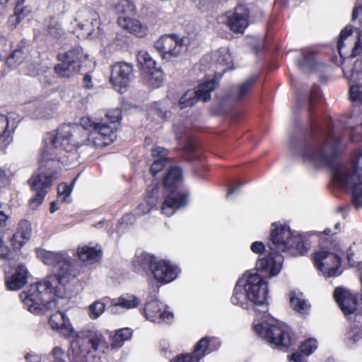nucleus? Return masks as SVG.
Instances as JSON below:
<instances>
[{"instance_id":"nucleus-44","label":"nucleus","mask_w":362,"mask_h":362,"mask_svg":"<svg viewBox=\"0 0 362 362\" xmlns=\"http://www.w3.org/2000/svg\"><path fill=\"white\" fill-rule=\"evenodd\" d=\"M115 6L117 11L122 13L131 14L135 11V6L130 0H119Z\"/></svg>"},{"instance_id":"nucleus-53","label":"nucleus","mask_w":362,"mask_h":362,"mask_svg":"<svg viewBox=\"0 0 362 362\" xmlns=\"http://www.w3.org/2000/svg\"><path fill=\"white\" fill-rule=\"evenodd\" d=\"M170 362H195V358L191 354H181Z\"/></svg>"},{"instance_id":"nucleus-33","label":"nucleus","mask_w":362,"mask_h":362,"mask_svg":"<svg viewBox=\"0 0 362 362\" xmlns=\"http://www.w3.org/2000/svg\"><path fill=\"white\" fill-rule=\"evenodd\" d=\"M146 76V83L153 88H158L163 80V73L159 69L156 67L153 69L146 71L145 72Z\"/></svg>"},{"instance_id":"nucleus-4","label":"nucleus","mask_w":362,"mask_h":362,"mask_svg":"<svg viewBox=\"0 0 362 362\" xmlns=\"http://www.w3.org/2000/svg\"><path fill=\"white\" fill-rule=\"evenodd\" d=\"M315 127L310 122L312 137L292 148V153L315 167L331 166L339 156L342 146L340 131L332 129L315 132Z\"/></svg>"},{"instance_id":"nucleus-58","label":"nucleus","mask_w":362,"mask_h":362,"mask_svg":"<svg viewBox=\"0 0 362 362\" xmlns=\"http://www.w3.org/2000/svg\"><path fill=\"white\" fill-rule=\"evenodd\" d=\"M290 360L295 362H308L298 353H294L290 356Z\"/></svg>"},{"instance_id":"nucleus-37","label":"nucleus","mask_w":362,"mask_h":362,"mask_svg":"<svg viewBox=\"0 0 362 362\" xmlns=\"http://www.w3.org/2000/svg\"><path fill=\"white\" fill-rule=\"evenodd\" d=\"M361 256L362 250L355 244L348 249L346 257L351 266L354 267L359 264L361 261Z\"/></svg>"},{"instance_id":"nucleus-41","label":"nucleus","mask_w":362,"mask_h":362,"mask_svg":"<svg viewBox=\"0 0 362 362\" xmlns=\"http://www.w3.org/2000/svg\"><path fill=\"white\" fill-rule=\"evenodd\" d=\"M132 336V331L129 328L119 329L116 332L113 337L112 345L115 347H119L122 345V342L127 340Z\"/></svg>"},{"instance_id":"nucleus-61","label":"nucleus","mask_w":362,"mask_h":362,"mask_svg":"<svg viewBox=\"0 0 362 362\" xmlns=\"http://www.w3.org/2000/svg\"><path fill=\"white\" fill-rule=\"evenodd\" d=\"M26 359L29 362H40V357L37 355L28 354Z\"/></svg>"},{"instance_id":"nucleus-24","label":"nucleus","mask_w":362,"mask_h":362,"mask_svg":"<svg viewBox=\"0 0 362 362\" xmlns=\"http://www.w3.org/2000/svg\"><path fill=\"white\" fill-rule=\"evenodd\" d=\"M78 258L84 263L92 264L98 262L101 257V250L95 247L85 245L77 250Z\"/></svg>"},{"instance_id":"nucleus-59","label":"nucleus","mask_w":362,"mask_h":362,"mask_svg":"<svg viewBox=\"0 0 362 362\" xmlns=\"http://www.w3.org/2000/svg\"><path fill=\"white\" fill-rule=\"evenodd\" d=\"M83 83H84V86L87 88H90L91 87H93L91 76L88 74H86L83 77Z\"/></svg>"},{"instance_id":"nucleus-30","label":"nucleus","mask_w":362,"mask_h":362,"mask_svg":"<svg viewBox=\"0 0 362 362\" xmlns=\"http://www.w3.org/2000/svg\"><path fill=\"white\" fill-rule=\"evenodd\" d=\"M13 128H10L8 118L0 115V147H6L11 141Z\"/></svg>"},{"instance_id":"nucleus-32","label":"nucleus","mask_w":362,"mask_h":362,"mask_svg":"<svg viewBox=\"0 0 362 362\" xmlns=\"http://www.w3.org/2000/svg\"><path fill=\"white\" fill-rule=\"evenodd\" d=\"M290 303L291 307L297 312L301 314H306L309 310L310 305L307 301L303 298V294L295 293H291Z\"/></svg>"},{"instance_id":"nucleus-15","label":"nucleus","mask_w":362,"mask_h":362,"mask_svg":"<svg viewBox=\"0 0 362 362\" xmlns=\"http://www.w3.org/2000/svg\"><path fill=\"white\" fill-rule=\"evenodd\" d=\"M144 314L152 322H169L173 318V314L167 310V307L157 300H150L145 304Z\"/></svg>"},{"instance_id":"nucleus-9","label":"nucleus","mask_w":362,"mask_h":362,"mask_svg":"<svg viewBox=\"0 0 362 362\" xmlns=\"http://www.w3.org/2000/svg\"><path fill=\"white\" fill-rule=\"evenodd\" d=\"M313 261L317 269L325 276L331 277L340 274L338 272L341 264L340 257L324 247L314 254Z\"/></svg>"},{"instance_id":"nucleus-35","label":"nucleus","mask_w":362,"mask_h":362,"mask_svg":"<svg viewBox=\"0 0 362 362\" xmlns=\"http://www.w3.org/2000/svg\"><path fill=\"white\" fill-rule=\"evenodd\" d=\"M344 74L351 83L361 81L362 80V60L357 59L351 70H344Z\"/></svg>"},{"instance_id":"nucleus-29","label":"nucleus","mask_w":362,"mask_h":362,"mask_svg":"<svg viewBox=\"0 0 362 362\" xmlns=\"http://www.w3.org/2000/svg\"><path fill=\"white\" fill-rule=\"evenodd\" d=\"M296 64L303 72L306 73L313 71L316 66L313 52L309 49H303L302 51V57L296 60Z\"/></svg>"},{"instance_id":"nucleus-8","label":"nucleus","mask_w":362,"mask_h":362,"mask_svg":"<svg viewBox=\"0 0 362 362\" xmlns=\"http://www.w3.org/2000/svg\"><path fill=\"white\" fill-rule=\"evenodd\" d=\"M187 40L186 37L180 38L175 34L164 35L155 42V47L160 53L163 59L170 60L185 50Z\"/></svg>"},{"instance_id":"nucleus-43","label":"nucleus","mask_w":362,"mask_h":362,"mask_svg":"<svg viewBox=\"0 0 362 362\" xmlns=\"http://www.w3.org/2000/svg\"><path fill=\"white\" fill-rule=\"evenodd\" d=\"M47 32L49 36L55 40H59L64 34V30L61 25L54 21H52L49 23L47 29Z\"/></svg>"},{"instance_id":"nucleus-11","label":"nucleus","mask_w":362,"mask_h":362,"mask_svg":"<svg viewBox=\"0 0 362 362\" xmlns=\"http://www.w3.org/2000/svg\"><path fill=\"white\" fill-rule=\"evenodd\" d=\"M133 66L127 62H117L112 66L110 81L115 90L123 93L134 78Z\"/></svg>"},{"instance_id":"nucleus-62","label":"nucleus","mask_w":362,"mask_h":362,"mask_svg":"<svg viewBox=\"0 0 362 362\" xmlns=\"http://www.w3.org/2000/svg\"><path fill=\"white\" fill-rule=\"evenodd\" d=\"M157 115L162 119L165 117L166 110H164L163 107H158L156 109Z\"/></svg>"},{"instance_id":"nucleus-38","label":"nucleus","mask_w":362,"mask_h":362,"mask_svg":"<svg viewBox=\"0 0 362 362\" xmlns=\"http://www.w3.org/2000/svg\"><path fill=\"white\" fill-rule=\"evenodd\" d=\"M349 96L353 103L362 105V82L353 83L350 85Z\"/></svg>"},{"instance_id":"nucleus-48","label":"nucleus","mask_w":362,"mask_h":362,"mask_svg":"<svg viewBox=\"0 0 362 362\" xmlns=\"http://www.w3.org/2000/svg\"><path fill=\"white\" fill-rule=\"evenodd\" d=\"M35 195L29 200V206L32 209H36L44 201L45 194L43 192H35Z\"/></svg>"},{"instance_id":"nucleus-55","label":"nucleus","mask_w":362,"mask_h":362,"mask_svg":"<svg viewBox=\"0 0 362 362\" xmlns=\"http://www.w3.org/2000/svg\"><path fill=\"white\" fill-rule=\"evenodd\" d=\"M251 250L253 252L260 254L265 250V246L262 242H255L251 245Z\"/></svg>"},{"instance_id":"nucleus-1","label":"nucleus","mask_w":362,"mask_h":362,"mask_svg":"<svg viewBox=\"0 0 362 362\" xmlns=\"http://www.w3.org/2000/svg\"><path fill=\"white\" fill-rule=\"evenodd\" d=\"M271 252L267 257L258 259L256 269L262 274L245 273L237 281L231 301L234 305L248 309L250 303L262 305L266 301L267 285L264 276H276L281 270L282 258L278 254L288 252L291 255H303L307 249L301 236L292 232L287 226L272 225L270 238L267 243Z\"/></svg>"},{"instance_id":"nucleus-57","label":"nucleus","mask_w":362,"mask_h":362,"mask_svg":"<svg viewBox=\"0 0 362 362\" xmlns=\"http://www.w3.org/2000/svg\"><path fill=\"white\" fill-rule=\"evenodd\" d=\"M194 145L192 144H189L186 147H185V150H186V158L189 160H193L194 159V157L191 156L190 153L194 151Z\"/></svg>"},{"instance_id":"nucleus-22","label":"nucleus","mask_w":362,"mask_h":362,"mask_svg":"<svg viewBox=\"0 0 362 362\" xmlns=\"http://www.w3.org/2000/svg\"><path fill=\"white\" fill-rule=\"evenodd\" d=\"M49 324L52 329L60 330L64 336H69L72 332L69 319L66 318L64 313L58 310L49 317Z\"/></svg>"},{"instance_id":"nucleus-49","label":"nucleus","mask_w":362,"mask_h":362,"mask_svg":"<svg viewBox=\"0 0 362 362\" xmlns=\"http://www.w3.org/2000/svg\"><path fill=\"white\" fill-rule=\"evenodd\" d=\"M353 29L351 26H346L341 31L337 43V48L340 51L344 47V40H346L352 33Z\"/></svg>"},{"instance_id":"nucleus-12","label":"nucleus","mask_w":362,"mask_h":362,"mask_svg":"<svg viewBox=\"0 0 362 362\" xmlns=\"http://www.w3.org/2000/svg\"><path fill=\"white\" fill-rule=\"evenodd\" d=\"M215 88V81L211 80L201 83L196 90H187L180 99L181 108L192 106L197 100L207 101L211 98V92Z\"/></svg>"},{"instance_id":"nucleus-18","label":"nucleus","mask_w":362,"mask_h":362,"mask_svg":"<svg viewBox=\"0 0 362 362\" xmlns=\"http://www.w3.org/2000/svg\"><path fill=\"white\" fill-rule=\"evenodd\" d=\"M187 202V195L186 194L171 192L163 202L161 212L168 216H171L177 209L185 206Z\"/></svg>"},{"instance_id":"nucleus-3","label":"nucleus","mask_w":362,"mask_h":362,"mask_svg":"<svg viewBox=\"0 0 362 362\" xmlns=\"http://www.w3.org/2000/svg\"><path fill=\"white\" fill-rule=\"evenodd\" d=\"M121 119L122 112L119 109L112 110L105 115V118L98 122L89 117H83L80 120L81 126L83 129L90 130L85 141L79 143L74 139L78 134V126L64 124L57 130L55 134H47L45 139L47 145L67 152L72 151L75 148L94 149L105 147L117 139L116 132Z\"/></svg>"},{"instance_id":"nucleus-16","label":"nucleus","mask_w":362,"mask_h":362,"mask_svg":"<svg viewBox=\"0 0 362 362\" xmlns=\"http://www.w3.org/2000/svg\"><path fill=\"white\" fill-rule=\"evenodd\" d=\"M333 296L344 315H349L356 310L357 299L349 291L338 287L335 288Z\"/></svg>"},{"instance_id":"nucleus-47","label":"nucleus","mask_w":362,"mask_h":362,"mask_svg":"<svg viewBox=\"0 0 362 362\" xmlns=\"http://www.w3.org/2000/svg\"><path fill=\"white\" fill-rule=\"evenodd\" d=\"M300 351L306 356L310 355L317 349V341L309 339L300 345Z\"/></svg>"},{"instance_id":"nucleus-40","label":"nucleus","mask_w":362,"mask_h":362,"mask_svg":"<svg viewBox=\"0 0 362 362\" xmlns=\"http://www.w3.org/2000/svg\"><path fill=\"white\" fill-rule=\"evenodd\" d=\"M105 309V303L101 300H96L88 306V315L92 320H95L104 313Z\"/></svg>"},{"instance_id":"nucleus-51","label":"nucleus","mask_w":362,"mask_h":362,"mask_svg":"<svg viewBox=\"0 0 362 362\" xmlns=\"http://www.w3.org/2000/svg\"><path fill=\"white\" fill-rule=\"evenodd\" d=\"M362 50V35H358V40L354 44V47L352 49L351 57H355L358 55Z\"/></svg>"},{"instance_id":"nucleus-23","label":"nucleus","mask_w":362,"mask_h":362,"mask_svg":"<svg viewBox=\"0 0 362 362\" xmlns=\"http://www.w3.org/2000/svg\"><path fill=\"white\" fill-rule=\"evenodd\" d=\"M213 61L221 67L223 71L233 69V57L228 47H221L216 50L212 56Z\"/></svg>"},{"instance_id":"nucleus-36","label":"nucleus","mask_w":362,"mask_h":362,"mask_svg":"<svg viewBox=\"0 0 362 362\" xmlns=\"http://www.w3.org/2000/svg\"><path fill=\"white\" fill-rule=\"evenodd\" d=\"M137 60L142 69H146V71L153 69L156 67V62L146 51H139L137 54Z\"/></svg>"},{"instance_id":"nucleus-26","label":"nucleus","mask_w":362,"mask_h":362,"mask_svg":"<svg viewBox=\"0 0 362 362\" xmlns=\"http://www.w3.org/2000/svg\"><path fill=\"white\" fill-rule=\"evenodd\" d=\"M156 262V259L155 257L147 253H142L136 257L133 262V265L137 272H147L148 270L152 272Z\"/></svg>"},{"instance_id":"nucleus-60","label":"nucleus","mask_w":362,"mask_h":362,"mask_svg":"<svg viewBox=\"0 0 362 362\" xmlns=\"http://www.w3.org/2000/svg\"><path fill=\"white\" fill-rule=\"evenodd\" d=\"M158 193V189L157 188H155L153 189V192H152V197H148V199H147V203L149 206H151V207L156 206V203L153 202V197L156 194H157Z\"/></svg>"},{"instance_id":"nucleus-21","label":"nucleus","mask_w":362,"mask_h":362,"mask_svg":"<svg viewBox=\"0 0 362 362\" xmlns=\"http://www.w3.org/2000/svg\"><path fill=\"white\" fill-rule=\"evenodd\" d=\"M117 22L121 28L139 37H142L146 35V27L143 25L140 21L135 18L121 16L118 18Z\"/></svg>"},{"instance_id":"nucleus-25","label":"nucleus","mask_w":362,"mask_h":362,"mask_svg":"<svg viewBox=\"0 0 362 362\" xmlns=\"http://www.w3.org/2000/svg\"><path fill=\"white\" fill-rule=\"evenodd\" d=\"M255 81L256 77L252 76L240 83L232 92V99L235 101H240L245 99L252 90Z\"/></svg>"},{"instance_id":"nucleus-7","label":"nucleus","mask_w":362,"mask_h":362,"mask_svg":"<svg viewBox=\"0 0 362 362\" xmlns=\"http://www.w3.org/2000/svg\"><path fill=\"white\" fill-rule=\"evenodd\" d=\"M254 329L259 336L280 349H286L295 341L291 329L283 323L264 322L255 325Z\"/></svg>"},{"instance_id":"nucleus-56","label":"nucleus","mask_w":362,"mask_h":362,"mask_svg":"<svg viewBox=\"0 0 362 362\" xmlns=\"http://www.w3.org/2000/svg\"><path fill=\"white\" fill-rule=\"evenodd\" d=\"M244 185H245V183L242 182H240L235 184L234 187L228 189L227 196L229 197L230 195L234 194Z\"/></svg>"},{"instance_id":"nucleus-2","label":"nucleus","mask_w":362,"mask_h":362,"mask_svg":"<svg viewBox=\"0 0 362 362\" xmlns=\"http://www.w3.org/2000/svg\"><path fill=\"white\" fill-rule=\"evenodd\" d=\"M37 257L48 265H55L57 273L32 284L20 294L24 306L32 313H39L57 308L56 299L66 293L65 285L77 275L76 264L63 252L38 250Z\"/></svg>"},{"instance_id":"nucleus-28","label":"nucleus","mask_w":362,"mask_h":362,"mask_svg":"<svg viewBox=\"0 0 362 362\" xmlns=\"http://www.w3.org/2000/svg\"><path fill=\"white\" fill-rule=\"evenodd\" d=\"M152 156L153 157H159L155 160L150 168V171L153 175H156L161 171L166 164L165 156L167 155V149L163 147H156L152 149Z\"/></svg>"},{"instance_id":"nucleus-19","label":"nucleus","mask_w":362,"mask_h":362,"mask_svg":"<svg viewBox=\"0 0 362 362\" xmlns=\"http://www.w3.org/2000/svg\"><path fill=\"white\" fill-rule=\"evenodd\" d=\"M71 349L80 362H100V357L95 354L94 350H90L88 342L84 339H78L71 344Z\"/></svg>"},{"instance_id":"nucleus-13","label":"nucleus","mask_w":362,"mask_h":362,"mask_svg":"<svg viewBox=\"0 0 362 362\" xmlns=\"http://www.w3.org/2000/svg\"><path fill=\"white\" fill-rule=\"evenodd\" d=\"M78 26L83 31V37L91 38L100 35V22L99 15L93 10L81 11L78 16Z\"/></svg>"},{"instance_id":"nucleus-17","label":"nucleus","mask_w":362,"mask_h":362,"mask_svg":"<svg viewBox=\"0 0 362 362\" xmlns=\"http://www.w3.org/2000/svg\"><path fill=\"white\" fill-rule=\"evenodd\" d=\"M151 273L158 281L169 283L176 278L177 268L167 261L156 259Z\"/></svg>"},{"instance_id":"nucleus-64","label":"nucleus","mask_w":362,"mask_h":362,"mask_svg":"<svg viewBox=\"0 0 362 362\" xmlns=\"http://www.w3.org/2000/svg\"><path fill=\"white\" fill-rule=\"evenodd\" d=\"M350 139L354 142H358L362 140V137L355 136V133L351 132V134L350 135Z\"/></svg>"},{"instance_id":"nucleus-52","label":"nucleus","mask_w":362,"mask_h":362,"mask_svg":"<svg viewBox=\"0 0 362 362\" xmlns=\"http://www.w3.org/2000/svg\"><path fill=\"white\" fill-rule=\"evenodd\" d=\"M52 355L54 359V362H64L63 359L64 352L61 348L55 347L52 350Z\"/></svg>"},{"instance_id":"nucleus-20","label":"nucleus","mask_w":362,"mask_h":362,"mask_svg":"<svg viewBox=\"0 0 362 362\" xmlns=\"http://www.w3.org/2000/svg\"><path fill=\"white\" fill-rule=\"evenodd\" d=\"M28 276V271L23 264H19L15 272L6 280V284L8 290L16 291L21 289L26 283Z\"/></svg>"},{"instance_id":"nucleus-63","label":"nucleus","mask_w":362,"mask_h":362,"mask_svg":"<svg viewBox=\"0 0 362 362\" xmlns=\"http://www.w3.org/2000/svg\"><path fill=\"white\" fill-rule=\"evenodd\" d=\"M24 0H20L16 6V8H15V13L17 15V16H19L20 15V13L21 11V8H20L21 6V4H22V2Z\"/></svg>"},{"instance_id":"nucleus-46","label":"nucleus","mask_w":362,"mask_h":362,"mask_svg":"<svg viewBox=\"0 0 362 362\" xmlns=\"http://www.w3.org/2000/svg\"><path fill=\"white\" fill-rule=\"evenodd\" d=\"M11 51V42L5 37H0V60L5 59Z\"/></svg>"},{"instance_id":"nucleus-14","label":"nucleus","mask_w":362,"mask_h":362,"mask_svg":"<svg viewBox=\"0 0 362 362\" xmlns=\"http://www.w3.org/2000/svg\"><path fill=\"white\" fill-rule=\"evenodd\" d=\"M222 23L235 33H243L249 24L248 8L243 5L237 6L233 13H227L221 17Z\"/></svg>"},{"instance_id":"nucleus-10","label":"nucleus","mask_w":362,"mask_h":362,"mask_svg":"<svg viewBox=\"0 0 362 362\" xmlns=\"http://www.w3.org/2000/svg\"><path fill=\"white\" fill-rule=\"evenodd\" d=\"M81 53L78 49H73L58 55L62 62L54 66L57 74L64 77L72 76L80 71Z\"/></svg>"},{"instance_id":"nucleus-45","label":"nucleus","mask_w":362,"mask_h":362,"mask_svg":"<svg viewBox=\"0 0 362 362\" xmlns=\"http://www.w3.org/2000/svg\"><path fill=\"white\" fill-rule=\"evenodd\" d=\"M22 51L21 49H15L6 57V63L9 66L14 67L21 62Z\"/></svg>"},{"instance_id":"nucleus-34","label":"nucleus","mask_w":362,"mask_h":362,"mask_svg":"<svg viewBox=\"0 0 362 362\" xmlns=\"http://www.w3.org/2000/svg\"><path fill=\"white\" fill-rule=\"evenodd\" d=\"M182 178V170L177 166L172 167L168 171L163 180L165 187L173 188Z\"/></svg>"},{"instance_id":"nucleus-5","label":"nucleus","mask_w":362,"mask_h":362,"mask_svg":"<svg viewBox=\"0 0 362 362\" xmlns=\"http://www.w3.org/2000/svg\"><path fill=\"white\" fill-rule=\"evenodd\" d=\"M332 173L335 181L351 192L354 206L362 208V153L349 164L337 165Z\"/></svg>"},{"instance_id":"nucleus-39","label":"nucleus","mask_w":362,"mask_h":362,"mask_svg":"<svg viewBox=\"0 0 362 362\" xmlns=\"http://www.w3.org/2000/svg\"><path fill=\"white\" fill-rule=\"evenodd\" d=\"M209 340L207 337H203L196 345L192 354L195 362H199L200 358L205 354V352L209 346Z\"/></svg>"},{"instance_id":"nucleus-6","label":"nucleus","mask_w":362,"mask_h":362,"mask_svg":"<svg viewBox=\"0 0 362 362\" xmlns=\"http://www.w3.org/2000/svg\"><path fill=\"white\" fill-rule=\"evenodd\" d=\"M54 148L53 146H47L42 151L40 159V165L38 170L28 180V183L33 192H43L47 194L50 189L53 182L57 179L58 173L53 168L55 164L54 159L57 156L50 151Z\"/></svg>"},{"instance_id":"nucleus-42","label":"nucleus","mask_w":362,"mask_h":362,"mask_svg":"<svg viewBox=\"0 0 362 362\" xmlns=\"http://www.w3.org/2000/svg\"><path fill=\"white\" fill-rule=\"evenodd\" d=\"M362 337V327L358 325L352 327L347 333L346 341L348 346H353Z\"/></svg>"},{"instance_id":"nucleus-54","label":"nucleus","mask_w":362,"mask_h":362,"mask_svg":"<svg viewBox=\"0 0 362 362\" xmlns=\"http://www.w3.org/2000/svg\"><path fill=\"white\" fill-rule=\"evenodd\" d=\"M320 97V93L317 88H313L310 90L308 102H309V108L311 109L315 99Z\"/></svg>"},{"instance_id":"nucleus-27","label":"nucleus","mask_w":362,"mask_h":362,"mask_svg":"<svg viewBox=\"0 0 362 362\" xmlns=\"http://www.w3.org/2000/svg\"><path fill=\"white\" fill-rule=\"evenodd\" d=\"M139 299L133 295L125 294L112 302V312L117 313L118 307L131 309L138 306Z\"/></svg>"},{"instance_id":"nucleus-50","label":"nucleus","mask_w":362,"mask_h":362,"mask_svg":"<svg viewBox=\"0 0 362 362\" xmlns=\"http://www.w3.org/2000/svg\"><path fill=\"white\" fill-rule=\"evenodd\" d=\"M57 191L59 195H64V201L66 202V198L70 194L71 188L65 183H61L58 185Z\"/></svg>"},{"instance_id":"nucleus-31","label":"nucleus","mask_w":362,"mask_h":362,"mask_svg":"<svg viewBox=\"0 0 362 362\" xmlns=\"http://www.w3.org/2000/svg\"><path fill=\"white\" fill-rule=\"evenodd\" d=\"M84 340L88 342V348L90 349V346H91L94 351L104 353L107 348V343L100 332H90L88 334V340Z\"/></svg>"}]
</instances>
